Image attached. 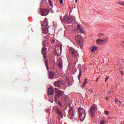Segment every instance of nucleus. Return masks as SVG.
Segmentation results:
<instances>
[{
	"label": "nucleus",
	"instance_id": "obj_1",
	"mask_svg": "<svg viewBox=\"0 0 124 124\" xmlns=\"http://www.w3.org/2000/svg\"><path fill=\"white\" fill-rule=\"evenodd\" d=\"M97 109V106L95 104H93L90 108L89 113L92 120H94L95 118V112Z\"/></svg>",
	"mask_w": 124,
	"mask_h": 124
},
{
	"label": "nucleus",
	"instance_id": "obj_2",
	"mask_svg": "<svg viewBox=\"0 0 124 124\" xmlns=\"http://www.w3.org/2000/svg\"><path fill=\"white\" fill-rule=\"evenodd\" d=\"M79 116L80 121H84L86 118V112L83 108L80 107L78 108Z\"/></svg>",
	"mask_w": 124,
	"mask_h": 124
},
{
	"label": "nucleus",
	"instance_id": "obj_3",
	"mask_svg": "<svg viewBox=\"0 0 124 124\" xmlns=\"http://www.w3.org/2000/svg\"><path fill=\"white\" fill-rule=\"evenodd\" d=\"M61 96H62V97H63V96H64V92L63 91L58 90L55 94L54 99L56 100L57 97V98H60Z\"/></svg>",
	"mask_w": 124,
	"mask_h": 124
},
{
	"label": "nucleus",
	"instance_id": "obj_4",
	"mask_svg": "<svg viewBox=\"0 0 124 124\" xmlns=\"http://www.w3.org/2000/svg\"><path fill=\"white\" fill-rule=\"evenodd\" d=\"M75 40L77 42V43H78V44H79V45H80V48H82V47H83L82 45L83 43V37H82L80 35H77L75 37Z\"/></svg>",
	"mask_w": 124,
	"mask_h": 124
},
{
	"label": "nucleus",
	"instance_id": "obj_5",
	"mask_svg": "<svg viewBox=\"0 0 124 124\" xmlns=\"http://www.w3.org/2000/svg\"><path fill=\"white\" fill-rule=\"evenodd\" d=\"M49 14V9H42L41 10V15L42 16H47Z\"/></svg>",
	"mask_w": 124,
	"mask_h": 124
},
{
	"label": "nucleus",
	"instance_id": "obj_6",
	"mask_svg": "<svg viewBox=\"0 0 124 124\" xmlns=\"http://www.w3.org/2000/svg\"><path fill=\"white\" fill-rule=\"evenodd\" d=\"M70 52L74 58H77V57H78V52L75 49H71Z\"/></svg>",
	"mask_w": 124,
	"mask_h": 124
},
{
	"label": "nucleus",
	"instance_id": "obj_7",
	"mask_svg": "<svg viewBox=\"0 0 124 124\" xmlns=\"http://www.w3.org/2000/svg\"><path fill=\"white\" fill-rule=\"evenodd\" d=\"M77 27L78 29L80 31L81 33H85V30H84V28L81 24H77Z\"/></svg>",
	"mask_w": 124,
	"mask_h": 124
},
{
	"label": "nucleus",
	"instance_id": "obj_8",
	"mask_svg": "<svg viewBox=\"0 0 124 124\" xmlns=\"http://www.w3.org/2000/svg\"><path fill=\"white\" fill-rule=\"evenodd\" d=\"M48 95H54V88L53 87H49L48 90Z\"/></svg>",
	"mask_w": 124,
	"mask_h": 124
},
{
	"label": "nucleus",
	"instance_id": "obj_9",
	"mask_svg": "<svg viewBox=\"0 0 124 124\" xmlns=\"http://www.w3.org/2000/svg\"><path fill=\"white\" fill-rule=\"evenodd\" d=\"M42 26L45 27L46 28L48 27V19H47V18H45V20L42 23Z\"/></svg>",
	"mask_w": 124,
	"mask_h": 124
},
{
	"label": "nucleus",
	"instance_id": "obj_10",
	"mask_svg": "<svg viewBox=\"0 0 124 124\" xmlns=\"http://www.w3.org/2000/svg\"><path fill=\"white\" fill-rule=\"evenodd\" d=\"M42 54L44 57V59H46V55H47V49H46V47L42 48Z\"/></svg>",
	"mask_w": 124,
	"mask_h": 124
},
{
	"label": "nucleus",
	"instance_id": "obj_11",
	"mask_svg": "<svg viewBox=\"0 0 124 124\" xmlns=\"http://www.w3.org/2000/svg\"><path fill=\"white\" fill-rule=\"evenodd\" d=\"M64 21L66 23V24H70L72 22V19L70 18V17H64Z\"/></svg>",
	"mask_w": 124,
	"mask_h": 124
},
{
	"label": "nucleus",
	"instance_id": "obj_12",
	"mask_svg": "<svg viewBox=\"0 0 124 124\" xmlns=\"http://www.w3.org/2000/svg\"><path fill=\"white\" fill-rule=\"evenodd\" d=\"M55 72H50L49 73V79H50V80H53V78L55 77Z\"/></svg>",
	"mask_w": 124,
	"mask_h": 124
},
{
	"label": "nucleus",
	"instance_id": "obj_13",
	"mask_svg": "<svg viewBox=\"0 0 124 124\" xmlns=\"http://www.w3.org/2000/svg\"><path fill=\"white\" fill-rule=\"evenodd\" d=\"M58 66H59L61 69H62L63 65H62V60H59L58 61Z\"/></svg>",
	"mask_w": 124,
	"mask_h": 124
},
{
	"label": "nucleus",
	"instance_id": "obj_14",
	"mask_svg": "<svg viewBox=\"0 0 124 124\" xmlns=\"http://www.w3.org/2000/svg\"><path fill=\"white\" fill-rule=\"evenodd\" d=\"M97 50V46H93L91 47V51L93 53Z\"/></svg>",
	"mask_w": 124,
	"mask_h": 124
},
{
	"label": "nucleus",
	"instance_id": "obj_15",
	"mask_svg": "<svg viewBox=\"0 0 124 124\" xmlns=\"http://www.w3.org/2000/svg\"><path fill=\"white\" fill-rule=\"evenodd\" d=\"M48 27H45L43 28V33H45V34H47L49 32V30L48 29Z\"/></svg>",
	"mask_w": 124,
	"mask_h": 124
},
{
	"label": "nucleus",
	"instance_id": "obj_16",
	"mask_svg": "<svg viewBox=\"0 0 124 124\" xmlns=\"http://www.w3.org/2000/svg\"><path fill=\"white\" fill-rule=\"evenodd\" d=\"M69 114L72 116H74V111L73 110V108H71L69 111Z\"/></svg>",
	"mask_w": 124,
	"mask_h": 124
},
{
	"label": "nucleus",
	"instance_id": "obj_17",
	"mask_svg": "<svg viewBox=\"0 0 124 124\" xmlns=\"http://www.w3.org/2000/svg\"><path fill=\"white\" fill-rule=\"evenodd\" d=\"M54 85L55 87H61V82L57 80V81L54 82Z\"/></svg>",
	"mask_w": 124,
	"mask_h": 124
},
{
	"label": "nucleus",
	"instance_id": "obj_18",
	"mask_svg": "<svg viewBox=\"0 0 124 124\" xmlns=\"http://www.w3.org/2000/svg\"><path fill=\"white\" fill-rule=\"evenodd\" d=\"M57 113L58 115H60L61 118H63V115H62V113L60 111L59 109H57Z\"/></svg>",
	"mask_w": 124,
	"mask_h": 124
},
{
	"label": "nucleus",
	"instance_id": "obj_19",
	"mask_svg": "<svg viewBox=\"0 0 124 124\" xmlns=\"http://www.w3.org/2000/svg\"><path fill=\"white\" fill-rule=\"evenodd\" d=\"M81 76H82V69H79V73L78 77L79 81H80V78H81Z\"/></svg>",
	"mask_w": 124,
	"mask_h": 124
},
{
	"label": "nucleus",
	"instance_id": "obj_20",
	"mask_svg": "<svg viewBox=\"0 0 124 124\" xmlns=\"http://www.w3.org/2000/svg\"><path fill=\"white\" fill-rule=\"evenodd\" d=\"M103 42H104V40H101V39L97 40V43H98V44H102Z\"/></svg>",
	"mask_w": 124,
	"mask_h": 124
},
{
	"label": "nucleus",
	"instance_id": "obj_21",
	"mask_svg": "<svg viewBox=\"0 0 124 124\" xmlns=\"http://www.w3.org/2000/svg\"><path fill=\"white\" fill-rule=\"evenodd\" d=\"M45 64L46 66L47 67V69H49V65L48 64V60L46 59L45 61Z\"/></svg>",
	"mask_w": 124,
	"mask_h": 124
},
{
	"label": "nucleus",
	"instance_id": "obj_22",
	"mask_svg": "<svg viewBox=\"0 0 124 124\" xmlns=\"http://www.w3.org/2000/svg\"><path fill=\"white\" fill-rule=\"evenodd\" d=\"M87 84H88V81H87V79H85L84 80V82L82 86V89H84V88L85 87L86 85H87Z\"/></svg>",
	"mask_w": 124,
	"mask_h": 124
},
{
	"label": "nucleus",
	"instance_id": "obj_23",
	"mask_svg": "<svg viewBox=\"0 0 124 124\" xmlns=\"http://www.w3.org/2000/svg\"><path fill=\"white\" fill-rule=\"evenodd\" d=\"M117 3L120 5H124V2L123 1L117 2Z\"/></svg>",
	"mask_w": 124,
	"mask_h": 124
},
{
	"label": "nucleus",
	"instance_id": "obj_24",
	"mask_svg": "<svg viewBox=\"0 0 124 124\" xmlns=\"http://www.w3.org/2000/svg\"><path fill=\"white\" fill-rule=\"evenodd\" d=\"M46 43V41H44L43 42V48H46V46H45V44Z\"/></svg>",
	"mask_w": 124,
	"mask_h": 124
},
{
	"label": "nucleus",
	"instance_id": "obj_25",
	"mask_svg": "<svg viewBox=\"0 0 124 124\" xmlns=\"http://www.w3.org/2000/svg\"><path fill=\"white\" fill-rule=\"evenodd\" d=\"M89 93H93V89H89Z\"/></svg>",
	"mask_w": 124,
	"mask_h": 124
},
{
	"label": "nucleus",
	"instance_id": "obj_26",
	"mask_svg": "<svg viewBox=\"0 0 124 124\" xmlns=\"http://www.w3.org/2000/svg\"><path fill=\"white\" fill-rule=\"evenodd\" d=\"M57 103H58V104H59V105L61 107H62V103H61V102H60V101H57Z\"/></svg>",
	"mask_w": 124,
	"mask_h": 124
},
{
	"label": "nucleus",
	"instance_id": "obj_27",
	"mask_svg": "<svg viewBox=\"0 0 124 124\" xmlns=\"http://www.w3.org/2000/svg\"><path fill=\"white\" fill-rule=\"evenodd\" d=\"M59 2L60 4H62L63 3V0H59Z\"/></svg>",
	"mask_w": 124,
	"mask_h": 124
},
{
	"label": "nucleus",
	"instance_id": "obj_28",
	"mask_svg": "<svg viewBox=\"0 0 124 124\" xmlns=\"http://www.w3.org/2000/svg\"><path fill=\"white\" fill-rule=\"evenodd\" d=\"M98 36L100 37H102V36H103V34L102 33H100L98 34Z\"/></svg>",
	"mask_w": 124,
	"mask_h": 124
},
{
	"label": "nucleus",
	"instance_id": "obj_29",
	"mask_svg": "<svg viewBox=\"0 0 124 124\" xmlns=\"http://www.w3.org/2000/svg\"><path fill=\"white\" fill-rule=\"evenodd\" d=\"M108 79H109V77L106 78L105 79V82H107V81H108Z\"/></svg>",
	"mask_w": 124,
	"mask_h": 124
},
{
	"label": "nucleus",
	"instance_id": "obj_30",
	"mask_svg": "<svg viewBox=\"0 0 124 124\" xmlns=\"http://www.w3.org/2000/svg\"><path fill=\"white\" fill-rule=\"evenodd\" d=\"M104 123H105L104 120H101L100 123V124H104Z\"/></svg>",
	"mask_w": 124,
	"mask_h": 124
},
{
	"label": "nucleus",
	"instance_id": "obj_31",
	"mask_svg": "<svg viewBox=\"0 0 124 124\" xmlns=\"http://www.w3.org/2000/svg\"><path fill=\"white\" fill-rule=\"evenodd\" d=\"M105 113L106 115H109V112H108L107 111H105Z\"/></svg>",
	"mask_w": 124,
	"mask_h": 124
},
{
	"label": "nucleus",
	"instance_id": "obj_32",
	"mask_svg": "<svg viewBox=\"0 0 124 124\" xmlns=\"http://www.w3.org/2000/svg\"><path fill=\"white\" fill-rule=\"evenodd\" d=\"M49 101H50V102H51V103H53V102H54V100L52 99H49Z\"/></svg>",
	"mask_w": 124,
	"mask_h": 124
},
{
	"label": "nucleus",
	"instance_id": "obj_33",
	"mask_svg": "<svg viewBox=\"0 0 124 124\" xmlns=\"http://www.w3.org/2000/svg\"><path fill=\"white\" fill-rule=\"evenodd\" d=\"M46 113H49V109H46Z\"/></svg>",
	"mask_w": 124,
	"mask_h": 124
},
{
	"label": "nucleus",
	"instance_id": "obj_34",
	"mask_svg": "<svg viewBox=\"0 0 124 124\" xmlns=\"http://www.w3.org/2000/svg\"><path fill=\"white\" fill-rule=\"evenodd\" d=\"M51 42H52V43H53V44L55 43V40H52Z\"/></svg>",
	"mask_w": 124,
	"mask_h": 124
},
{
	"label": "nucleus",
	"instance_id": "obj_35",
	"mask_svg": "<svg viewBox=\"0 0 124 124\" xmlns=\"http://www.w3.org/2000/svg\"><path fill=\"white\" fill-rule=\"evenodd\" d=\"M115 102L117 103L118 102V99H115Z\"/></svg>",
	"mask_w": 124,
	"mask_h": 124
},
{
	"label": "nucleus",
	"instance_id": "obj_36",
	"mask_svg": "<svg viewBox=\"0 0 124 124\" xmlns=\"http://www.w3.org/2000/svg\"><path fill=\"white\" fill-rule=\"evenodd\" d=\"M121 75H124V72L123 71L121 72Z\"/></svg>",
	"mask_w": 124,
	"mask_h": 124
},
{
	"label": "nucleus",
	"instance_id": "obj_37",
	"mask_svg": "<svg viewBox=\"0 0 124 124\" xmlns=\"http://www.w3.org/2000/svg\"><path fill=\"white\" fill-rule=\"evenodd\" d=\"M49 0V1L50 4V5H51V4H52V2L51 1V0Z\"/></svg>",
	"mask_w": 124,
	"mask_h": 124
},
{
	"label": "nucleus",
	"instance_id": "obj_38",
	"mask_svg": "<svg viewBox=\"0 0 124 124\" xmlns=\"http://www.w3.org/2000/svg\"><path fill=\"white\" fill-rule=\"evenodd\" d=\"M59 49H60V51L62 52V47H60Z\"/></svg>",
	"mask_w": 124,
	"mask_h": 124
},
{
	"label": "nucleus",
	"instance_id": "obj_39",
	"mask_svg": "<svg viewBox=\"0 0 124 124\" xmlns=\"http://www.w3.org/2000/svg\"><path fill=\"white\" fill-rule=\"evenodd\" d=\"M105 41H106V42H107L108 41V39H107V38H106V40H105Z\"/></svg>",
	"mask_w": 124,
	"mask_h": 124
},
{
	"label": "nucleus",
	"instance_id": "obj_40",
	"mask_svg": "<svg viewBox=\"0 0 124 124\" xmlns=\"http://www.w3.org/2000/svg\"><path fill=\"white\" fill-rule=\"evenodd\" d=\"M76 1V3H77V2H78V0H75Z\"/></svg>",
	"mask_w": 124,
	"mask_h": 124
},
{
	"label": "nucleus",
	"instance_id": "obj_41",
	"mask_svg": "<svg viewBox=\"0 0 124 124\" xmlns=\"http://www.w3.org/2000/svg\"><path fill=\"white\" fill-rule=\"evenodd\" d=\"M98 80H99V78H97V81H98Z\"/></svg>",
	"mask_w": 124,
	"mask_h": 124
},
{
	"label": "nucleus",
	"instance_id": "obj_42",
	"mask_svg": "<svg viewBox=\"0 0 124 124\" xmlns=\"http://www.w3.org/2000/svg\"><path fill=\"white\" fill-rule=\"evenodd\" d=\"M56 53L57 55H59V54L58 53V52L56 51Z\"/></svg>",
	"mask_w": 124,
	"mask_h": 124
},
{
	"label": "nucleus",
	"instance_id": "obj_43",
	"mask_svg": "<svg viewBox=\"0 0 124 124\" xmlns=\"http://www.w3.org/2000/svg\"><path fill=\"white\" fill-rule=\"evenodd\" d=\"M118 102H119V103H121V104H122V102H121V101H118Z\"/></svg>",
	"mask_w": 124,
	"mask_h": 124
},
{
	"label": "nucleus",
	"instance_id": "obj_44",
	"mask_svg": "<svg viewBox=\"0 0 124 124\" xmlns=\"http://www.w3.org/2000/svg\"><path fill=\"white\" fill-rule=\"evenodd\" d=\"M108 99V97H107L106 98V100H107Z\"/></svg>",
	"mask_w": 124,
	"mask_h": 124
},
{
	"label": "nucleus",
	"instance_id": "obj_45",
	"mask_svg": "<svg viewBox=\"0 0 124 124\" xmlns=\"http://www.w3.org/2000/svg\"><path fill=\"white\" fill-rule=\"evenodd\" d=\"M55 90H57V88H55Z\"/></svg>",
	"mask_w": 124,
	"mask_h": 124
},
{
	"label": "nucleus",
	"instance_id": "obj_46",
	"mask_svg": "<svg viewBox=\"0 0 124 124\" xmlns=\"http://www.w3.org/2000/svg\"><path fill=\"white\" fill-rule=\"evenodd\" d=\"M123 44H124V42L123 43Z\"/></svg>",
	"mask_w": 124,
	"mask_h": 124
}]
</instances>
